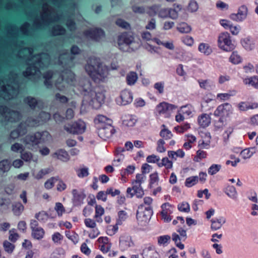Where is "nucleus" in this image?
Returning a JSON list of instances; mask_svg holds the SVG:
<instances>
[{
  "mask_svg": "<svg viewBox=\"0 0 258 258\" xmlns=\"http://www.w3.org/2000/svg\"><path fill=\"white\" fill-rule=\"evenodd\" d=\"M171 237L168 235L160 236L158 237V243L160 245H165L169 243Z\"/></svg>",
  "mask_w": 258,
  "mask_h": 258,
  "instance_id": "obj_53",
  "label": "nucleus"
},
{
  "mask_svg": "<svg viewBox=\"0 0 258 258\" xmlns=\"http://www.w3.org/2000/svg\"><path fill=\"white\" fill-rule=\"evenodd\" d=\"M217 119H215L214 121V126L216 128L219 129L224 125L226 119L222 118L220 117H216Z\"/></svg>",
  "mask_w": 258,
  "mask_h": 258,
  "instance_id": "obj_59",
  "label": "nucleus"
},
{
  "mask_svg": "<svg viewBox=\"0 0 258 258\" xmlns=\"http://www.w3.org/2000/svg\"><path fill=\"white\" fill-rule=\"evenodd\" d=\"M105 98V95L103 93H95V97L93 98L91 101L93 105L94 104L93 107L96 109L100 107L101 104L104 103Z\"/></svg>",
  "mask_w": 258,
  "mask_h": 258,
  "instance_id": "obj_18",
  "label": "nucleus"
},
{
  "mask_svg": "<svg viewBox=\"0 0 258 258\" xmlns=\"http://www.w3.org/2000/svg\"><path fill=\"white\" fill-rule=\"evenodd\" d=\"M210 116L206 113H202L198 118V122L201 127L205 128L211 123Z\"/></svg>",
  "mask_w": 258,
  "mask_h": 258,
  "instance_id": "obj_19",
  "label": "nucleus"
},
{
  "mask_svg": "<svg viewBox=\"0 0 258 258\" xmlns=\"http://www.w3.org/2000/svg\"><path fill=\"white\" fill-rule=\"evenodd\" d=\"M225 193L229 197L233 199H235L237 197V192L233 186H228L226 188Z\"/></svg>",
  "mask_w": 258,
  "mask_h": 258,
  "instance_id": "obj_43",
  "label": "nucleus"
},
{
  "mask_svg": "<svg viewBox=\"0 0 258 258\" xmlns=\"http://www.w3.org/2000/svg\"><path fill=\"white\" fill-rule=\"evenodd\" d=\"M127 218V215L126 212L123 210L119 211L118 212V219H117L116 223L119 225L122 224L123 221H124Z\"/></svg>",
  "mask_w": 258,
  "mask_h": 258,
  "instance_id": "obj_57",
  "label": "nucleus"
},
{
  "mask_svg": "<svg viewBox=\"0 0 258 258\" xmlns=\"http://www.w3.org/2000/svg\"><path fill=\"white\" fill-rule=\"evenodd\" d=\"M118 41L119 45L123 43L128 45L132 42L133 38L128 36L127 33H124L118 37Z\"/></svg>",
  "mask_w": 258,
  "mask_h": 258,
  "instance_id": "obj_28",
  "label": "nucleus"
},
{
  "mask_svg": "<svg viewBox=\"0 0 258 258\" xmlns=\"http://www.w3.org/2000/svg\"><path fill=\"white\" fill-rule=\"evenodd\" d=\"M35 218L41 223H45L49 219V215L48 213L44 211H41L37 213L35 215Z\"/></svg>",
  "mask_w": 258,
  "mask_h": 258,
  "instance_id": "obj_34",
  "label": "nucleus"
},
{
  "mask_svg": "<svg viewBox=\"0 0 258 258\" xmlns=\"http://www.w3.org/2000/svg\"><path fill=\"white\" fill-rule=\"evenodd\" d=\"M49 136L50 134L47 131L29 133L25 137L24 141L26 145H38L44 143Z\"/></svg>",
  "mask_w": 258,
  "mask_h": 258,
  "instance_id": "obj_3",
  "label": "nucleus"
},
{
  "mask_svg": "<svg viewBox=\"0 0 258 258\" xmlns=\"http://www.w3.org/2000/svg\"><path fill=\"white\" fill-rule=\"evenodd\" d=\"M19 235L15 229L9 231V239L12 242H15L18 239Z\"/></svg>",
  "mask_w": 258,
  "mask_h": 258,
  "instance_id": "obj_58",
  "label": "nucleus"
},
{
  "mask_svg": "<svg viewBox=\"0 0 258 258\" xmlns=\"http://www.w3.org/2000/svg\"><path fill=\"white\" fill-rule=\"evenodd\" d=\"M243 83L246 85H249L253 88L258 89V76H254L245 78Z\"/></svg>",
  "mask_w": 258,
  "mask_h": 258,
  "instance_id": "obj_29",
  "label": "nucleus"
},
{
  "mask_svg": "<svg viewBox=\"0 0 258 258\" xmlns=\"http://www.w3.org/2000/svg\"><path fill=\"white\" fill-rule=\"evenodd\" d=\"M247 12V7L245 5H242L239 8L237 14L233 13L230 15V18L236 22H241L246 19Z\"/></svg>",
  "mask_w": 258,
  "mask_h": 258,
  "instance_id": "obj_12",
  "label": "nucleus"
},
{
  "mask_svg": "<svg viewBox=\"0 0 258 258\" xmlns=\"http://www.w3.org/2000/svg\"><path fill=\"white\" fill-rule=\"evenodd\" d=\"M159 5H154L152 6L147 7V13L150 16H154L158 13L159 10Z\"/></svg>",
  "mask_w": 258,
  "mask_h": 258,
  "instance_id": "obj_45",
  "label": "nucleus"
},
{
  "mask_svg": "<svg viewBox=\"0 0 258 258\" xmlns=\"http://www.w3.org/2000/svg\"><path fill=\"white\" fill-rule=\"evenodd\" d=\"M63 238V236L58 232L54 233L52 235V240L55 243L60 244Z\"/></svg>",
  "mask_w": 258,
  "mask_h": 258,
  "instance_id": "obj_64",
  "label": "nucleus"
},
{
  "mask_svg": "<svg viewBox=\"0 0 258 258\" xmlns=\"http://www.w3.org/2000/svg\"><path fill=\"white\" fill-rule=\"evenodd\" d=\"M59 177L58 176L56 177H52L47 180L44 183V187L47 189H50L52 188L54 185V183L58 180Z\"/></svg>",
  "mask_w": 258,
  "mask_h": 258,
  "instance_id": "obj_46",
  "label": "nucleus"
},
{
  "mask_svg": "<svg viewBox=\"0 0 258 258\" xmlns=\"http://www.w3.org/2000/svg\"><path fill=\"white\" fill-rule=\"evenodd\" d=\"M65 234L66 237L71 240L75 244L79 241V235L74 231L70 230L66 231Z\"/></svg>",
  "mask_w": 258,
  "mask_h": 258,
  "instance_id": "obj_38",
  "label": "nucleus"
},
{
  "mask_svg": "<svg viewBox=\"0 0 258 258\" xmlns=\"http://www.w3.org/2000/svg\"><path fill=\"white\" fill-rule=\"evenodd\" d=\"M85 69L88 75L95 83L104 81L108 72L106 68H103L100 59L95 56H90L87 61Z\"/></svg>",
  "mask_w": 258,
  "mask_h": 258,
  "instance_id": "obj_1",
  "label": "nucleus"
},
{
  "mask_svg": "<svg viewBox=\"0 0 258 258\" xmlns=\"http://www.w3.org/2000/svg\"><path fill=\"white\" fill-rule=\"evenodd\" d=\"M145 176L142 174H137L136 176V179L132 182V185H141L144 182Z\"/></svg>",
  "mask_w": 258,
  "mask_h": 258,
  "instance_id": "obj_61",
  "label": "nucleus"
},
{
  "mask_svg": "<svg viewBox=\"0 0 258 258\" xmlns=\"http://www.w3.org/2000/svg\"><path fill=\"white\" fill-rule=\"evenodd\" d=\"M117 223L114 225H109L106 227V233L107 235L112 236L118 231V225Z\"/></svg>",
  "mask_w": 258,
  "mask_h": 258,
  "instance_id": "obj_54",
  "label": "nucleus"
},
{
  "mask_svg": "<svg viewBox=\"0 0 258 258\" xmlns=\"http://www.w3.org/2000/svg\"><path fill=\"white\" fill-rule=\"evenodd\" d=\"M229 61L233 64H238L241 61V58L237 51H233L229 57Z\"/></svg>",
  "mask_w": 258,
  "mask_h": 258,
  "instance_id": "obj_47",
  "label": "nucleus"
},
{
  "mask_svg": "<svg viewBox=\"0 0 258 258\" xmlns=\"http://www.w3.org/2000/svg\"><path fill=\"white\" fill-rule=\"evenodd\" d=\"M16 129L18 131L21 136L25 135L27 132V125L25 122H20Z\"/></svg>",
  "mask_w": 258,
  "mask_h": 258,
  "instance_id": "obj_51",
  "label": "nucleus"
},
{
  "mask_svg": "<svg viewBox=\"0 0 258 258\" xmlns=\"http://www.w3.org/2000/svg\"><path fill=\"white\" fill-rule=\"evenodd\" d=\"M241 43L242 46L246 50H251L253 47V44L250 39L248 37L242 39L241 40Z\"/></svg>",
  "mask_w": 258,
  "mask_h": 258,
  "instance_id": "obj_44",
  "label": "nucleus"
},
{
  "mask_svg": "<svg viewBox=\"0 0 258 258\" xmlns=\"http://www.w3.org/2000/svg\"><path fill=\"white\" fill-rule=\"evenodd\" d=\"M172 240L174 242L175 245L180 249H183L184 248L183 244L180 242V238L179 236L176 233H173L172 235Z\"/></svg>",
  "mask_w": 258,
  "mask_h": 258,
  "instance_id": "obj_49",
  "label": "nucleus"
},
{
  "mask_svg": "<svg viewBox=\"0 0 258 258\" xmlns=\"http://www.w3.org/2000/svg\"><path fill=\"white\" fill-rule=\"evenodd\" d=\"M158 166L160 167L164 166L167 169H171L173 166V162L167 157H164L162 158L161 162L158 163Z\"/></svg>",
  "mask_w": 258,
  "mask_h": 258,
  "instance_id": "obj_40",
  "label": "nucleus"
},
{
  "mask_svg": "<svg viewBox=\"0 0 258 258\" xmlns=\"http://www.w3.org/2000/svg\"><path fill=\"white\" fill-rule=\"evenodd\" d=\"M135 170V166L134 165H128L126 168L121 170V175L122 178H125L126 176L132 174L134 173Z\"/></svg>",
  "mask_w": 258,
  "mask_h": 258,
  "instance_id": "obj_39",
  "label": "nucleus"
},
{
  "mask_svg": "<svg viewBox=\"0 0 258 258\" xmlns=\"http://www.w3.org/2000/svg\"><path fill=\"white\" fill-rule=\"evenodd\" d=\"M207 156V153L206 151L199 150L197 152V155L194 157V160L195 162H199L203 159L206 158Z\"/></svg>",
  "mask_w": 258,
  "mask_h": 258,
  "instance_id": "obj_55",
  "label": "nucleus"
},
{
  "mask_svg": "<svg viewBox=\"0 0 258 258\" xmlns=\"http://www.w3.org/2000/svg\"><path fill=\"white\" fill-rule=\"evenodd\" d=\"M133 99L132 93L127 90H124L121 92L120 97L117 99V101L122 105H125L131 103Z\"/></svg>",
  "mask_w": 258,
  "mask_h": 258,
  "instance_id": "obj_15",
  "label": "nucleus"
},
{
  "mask_svg": "<svg viewBox=\"0 0 258 258\" xmlns=\"http://www.w3.org/2000/svg\"><path fill=\"white\" fill-rule=\"evenodd\" d=\"M176 108L175 105L162 102L156 106V110L159 114H163L165 117H169L172 111Z\"/></svg>",
  "mask_w": 258,
  "mask_h": 258,
  "instance_id": "obj_10",
  "label": "nucleus"
},
{
  "mask_svg": "<svg viewBox=\"0 0 258 258\" xmlns=\"http://www.w3.org/2000/svg\"><path fill=\"white\" fill-rule=\"evenodd\" d=\"M155 253L154 246L149 244L143 249L142 255L143 258H153Z\"/></svg>",
  "mask_w": 258,
  "mask_h": 258,
  "instance_id": "obj_23",
  "label": "nucleus"
},
{
  "mask_svg": "<svg viewBox=\"0 0 258 258\" xmlns=\"http://www.w3.org/2000/svg\"><path fill=\"white\" fill-rule=\"evenodd\" d=\"M53 72L52 70H48L43 73L42 78L44 79V85L47 88H50L52 86V79Z\"/></svg>",
  "mask_w": 258,
  "mask_h": 258,
  "instance_id": "obj_21",
  "label": "nucleus"
},
{
  "mask_svg": "<svg viewBox=\"0 0 258 258\" xmlns=\"http://www.w3.org/2000/svg\"><path fill=\"white\" fill-rule=\"evenodd\" d=\"M30 226L32 231L31 235L33 238L37 240H40L44 237L45 231L42 227L39 226V223L36 220H31Z\"/></svg>",
  "mask_w": 258,
  "mask_h": 258,
  "instance_id": "obj_9",
  "label": "nucleus"
},
{
  "mask_svg": "<svg viewBox=\"0 0 258 258\" xmlns=\"http://www.w3.org/2000/svg\"><path fill=\"white\" fill-rule=\"evenodd\" d=\"M34 71L35 72H40L39 68L35 66L34 63H31L26 68V70L22 73L23 76L25 78H29V77L33 76L35 74L32 72Z\"/></svg>",
  "mask_w": 258,
  "mask_h": 258,
  "instance_id": "obj_25",
  "label": "nucleus"
},
{
  "mask_svg": "<svg viewBox=\"0 0 258 258\" xmlns=\"http://www.w3.org/2000/svg\"><path fill=\"white\" fill-rule=\"evenodd\" d=\"M137 120V117L135 115L127 114L122 118V124L124 126L132 127L135 125Z\"/></svg>",
  "mask_w": 258,
  "mask_h": 258,
  "instance_id": "obj_22",
  "label": "nucleus"
},
{
  "mask_svg": "<svg viewBox=\"0 0 258 258\" xmlns=\"http://www.w3.org/2000/svg\"><path fill=\"white\" fill-rule=\"evenodd\" d=\"M115 24L122 28L126 30L131 29V25L130 23L121 18H118L115 21Z\"/></svg>",
  "mask_w": 258,
  "mask_h": 258,
  "instance_id": "obj_50",
  "label": "nucleus"
},
{
  "mask_svg": "<svg viewBox=\"0 0 258 258\" xmlns=\"http://www.w3.org/2000/svg\"><path fill=\"white\" fill-rule=\"evenodd\" d=\"M161 211L160 214L161 219L165 222H169L172 220L171 214L172 213L173 206L168 203H165L161 206Z\"/></svg>",
  "mask_w": 258,
  "mask_h": 258,
  "instance_id": "obj_11",
  "label": "nucleus"
},
{
  "mask_svg": "<svg viewBox=\"0 0 258 258\" xmlns=\"http://www.w3.org/2000/svg\"><path fill=\"white\" fill-rule=\"evenodd\" d=\"M181 40L183 43L188 46H192L194 44V38L190 36L186 35L181 37Z\"/></svg>",
  "mask_w": 258,
  "mask_h": 258,
  "instance_id": "obj_56",
  "label": "nucleus"
},
{
  "mask_svg": "<svg viewBox=\"0 0 258 258\" xmlns=\"http://www.w3.org/2000/svg\"><path fill=\"white\" fill-rule=\"evenodd\" d=\"M232 105L229 103H224L219 105L214 112L215 117H220L227 120L232 113Z\"/></svg>",
  "mask_w": 258,
  "mask_h": 258,
  "instance_id": "obj_7",
  "label": "nucleus"
},
{
  "mask_svg": "<svg viewBox=\"0 0 258 258\" xmlns=\"http://www.w3.org/2000/svg\"><path fill=\"white\" fill-rule=\"evenodd\" d=\"M24 102L27 104L31 109L36 108L38 104L37 100L32 96H27L24 99Z\"/></svg>",
  "mask_w": 258,
  "mask_h": 258,
  "instance_id": "obj_36",
  "label": "nucleus"
},
{
  "mask_svg": "<svg viewBox=\"0 0 258 258\" xmlns=\"http://www.w3.org/2000/svg\"><path fill=\"white\" fill-rule=\"evenodd\" d=\"M218 44L220 49L225 51H231L235 48V45L232 42L231 37L228 32H223L219 35Z\"/></svg>",
  "mask_w": 258,
  "mask_h": 258,
  "instance_id": "obj_4",
  "label": "nucleus"
},
{
  "mask_svg": "<svg viewBox=\"0 0 258 258\" xmlns=\"http://www.w3.org/2000/svg\"><path fill=\"white\" fill-rule=\"evenodd\" d=\"M255 152V147H251L242 150L240 152V155L244 159H248Z\"/></svg>",
  "mask_w": 258,
  "mask_h": 258,
  "instance_id": "obj_30",
  "label": "nucleus"
},
{
  "mask_svg": "<svg viewBox=\"0 0 258 258\" xmlns=\"http://www.w3.org/2000/svg\"><path fill=\"white\" fill-rule=\"evenodd\" d=\"M94 122L98 130V134L100 138L106 141L110 139L115 133L112 125V119L106 116L99 114L94 119Z\"/></svg>",
  "mask_w": 258,
  "mask_h": 258,
  "instance_id": "obj_2",
  "label": "nucleus"
},
{
  "mask_svg": "<svg viewBox=\"0 0 258 258\" xmlns=\"http://www.w3.org/2000/svg\"><path fill=\"white\" fill-rule=\"evenodd\" d=\"M53 158L61 160L63 162H67L70 160V156L67 151L63 149L56 151L52 154Z\"/></svg>",
  "mask_w": 258,
  "mask_h": 258,
  "instance_id": "obj_20",
  "label": "nucleus"
},
{
  "mask_svg": "<svg viewBox=\"0 0 258 258\" xmlns=\"http://www.w3.org/2000/svg\"><path fill=\"white\" fill-rule=\"evenodd\" d=\"M51 32L53 36L64 35L66 33V30L62 26L57 25L52 28Z\"/></svg>",
  "mask_w": 258,
  "mask_h": 258,
  "instance_id": "obj_37",
  "label": "nucleus"
},
{
  "mask_svg": "<svg viewBox=\"0 0 258 258\" xmlns=\"http://www.w3.org/2000/svg\"><path fill=\"white\" fill-rule=\"evenodd\" d=\"M152 207H145L144 205H141L137 212V218L139 221L147 222L153 215Z\"/></svg>",
  "mask_w": 258,
  "mask_h": 258,
  "instance_id": "obj_8",
  "label": "nucleus"
},
{
  "mask_svg": "<svg viewBox=\"0 0 258 258\" xmlns=\"http://www.w3.org/2000/svg\"><path fill=\"white\" fill-rule=\"evenodd\" d=\"M198 50L201 53L208 55L212 52V49L210 45L207 43H201L198 47Z\"/></svg>",
  "mask_w": 258,
  "mask_h": 258,
  "instance_id": "obj_32",
  "label": "nucleus"
},
{
  "mask_svg": "<svg viewBox=\"0 0 258 258\" xmlns=\"http://www.w3.org/2000/svg\"><path fill=\"white\" fill-rule=\"evenodd\" d=\"M10 201L6 199H2L0 200V210L5 212L9 209Z\"/></svg>",
  "mask_w": 258,
  "mask_h": 258,
  "instance_id": "obj_62",
  "label": "nucleus"
},
{
  "mask_svg": "<svg viewBox=\"0 0 258 258\" xmlns=\"http://www.w3.org/2000/svg\"><path fill=\"white\" fill-rule=\"evenodd\" d=\"M63 128L70 134H82L86 130V124L84 121L79 119L73 122L65 124Z\"/></svg>",
  "mask_w": 258,
  "mask_h": 258,
  "instance_id": "obj_5",
  "label": "nucleus"
},
{
  "mask_svg": "<svg viewBox=\"0 0 258 258\" xmlns=\"http://www.w3.org/2000/svg\"><path fill=\"white\" fill-rule=\"evenodd\" d=\"M199 180L198 176H193L187 178L185 179L184 184L187 187H190L196 184Z\"/></svg>",
  "mask_w": 258,
  "mask_h": 258,
  "instance_id": "obj_42",
  "label": "nucleus"
},
{
  "mask_svg": "<svg viewBox=\"0 0 258 258\" xmlns=\"http://www.w3.org/2000/svg\"><path fill=\"white\" fill-rule=\"evenodd\" d=\"M190 127V124L186 122L180 126L174 127L175 130L179 133H183Z\"/></svg>",
  "mask_w": 258,
  "mask_h": 258,
  "instance_id": "obj_60",
  "label": "nucleus"
},
{
  "mask_svg": "<svg viewBox=\"0 0 258 258\" xmlns=\"http://www.w3.org/2000/svg\"><path fill=\"white\" fill-rule=\"evenodd\" d=\"M211 222V228L212 230L215 231L219 229L226 222V219L224 217H220L218 219H212Z\"/></svg>",
  "mask_w": 258,
  "mask_h": 258,
  "instance_id": "obj_24",
  "label": "nucleus"
},
{
  "mask_svg": "<svg viewBox=\"0 0 258 258\" xmlns=\"http://www.w3.org/2000/svg\"><path fill=\"white\" fill-rule=\"evenodd\" d=\"M85 36L95 42H100L105 37V31L101 28L95 27L85 30L83 32Z\"/></svg>",
  "mask_w": 258,
  "mask_h": 258,
  "instance_id": "obj_6",
  "label": "nucleus"
},
{
  "mask_svg": "<svg viewBox=\"0 0 258 258\" xmlns=\"http://www.w3.org/2000/svg\"><path fill=\"white\" fill-rule=\"evenodd\" d=\"M135 195L138 198H142L144 195V191L141 185H132Z\"/></svg>",
  "mask_w": 258,
  "mask_h": 258,
  "instance_id": "obj_52",
  "label": "nucleus"
},
{
  "mask_svg": "<svg viewBox=\"0 0 258 258\" xmlns=\"http://www.w3.org/2000/svg\"><path fill=\"white\" fill-rule=\"evenodd\" d=\"M12 210L15 216H19L24 211V206L21 203L16 202L12 204Z\"/></svg>",
  "mask_w": 258,
  "mask_h": 258,
  "instance_id": "obj_26",
  "label": "nucleus"
},
{
  "mask_svg": "<svg viewBox=\"0 0 258 258\" xmlns=\"http://www.w3.org/2000/svg\"><path fill=\"white\" fill-rule=\"evenodd\" d=\"M77 174L79 177L83 178L89 175V169L87 167H84L77 170Z\"/></svg>",
  "mask_w": 258,
  "mask_h": 258,
  "instance_id": "obj_63",
  "label": "nucleus"
},
{
  "mask_svg": "<svg viewBox=\"0 0 258 258\" xmlns=\"http://www.w3.org/2000/svg\"><path fill=\"white\" fill-rule=\"evenodd\" d=\"M119 245L120 249L122 251H124L127 250L128 248L133 246L134 243L131 236L124 234L122 235L119 238Z\"/></svg>",
  "mask_w": 258,
  "mask_h": 258,
  "instance_id": "obj_13",
  "label": "nucleus"
},
{
  "mask_svg": "<svg viewBox=\"0 0 258 258\" xmlns=\"http://www.w3.org/2000/svg\"><path fill=\"white\" fill-rule=\"evenodd\" d=\"M177 30L181 33H188L191 31L190 26L185 22H181L178 24L177 26Z\"/></svg>",
  "mask_w": 258,
  "mask_h": 258,
  "instance_id": "obj_35",
  "label": "nucleus"
},
{
  "mask_svg": "<svg viewBox=\"0 0 258 258\" xmlns=\"http://www.w3.org/2000/svg\"><path fill=\"white\" fill-rule=\"evenodd\" d=\"M162 130L160 133V135L165 140L170 139L172 136V134L170 131L166 128L164 124L162 125Z\"/></svg>",
  "mask_w": 258,
  "mask_h": 258,
  "instance_id": "obj_41",
  "label": "nucleus"
},
{
  "mask_svg": "<svg viewBox=\"0 0 258 258\" xmlns=\"http://www.w3.org/2000/svg\"><path fill=\"white\" fill-rule=\"evenodd\" d=\"M158 16L161 18H167L169 15H172V16H170L172 19H175L177 17V13L174 10L172 9H170L168 10L167 9H161V7H159V10L158 11Z\"/></svg>",
  "mask_w": 258,
  "mask_h": 258,
  "instance_id": "obj_17",
  "label": "nucleus"
},
{
  "mask_svg": "<svg viewBox=\"0 0 258 258\" xmlns=\"http://www.w3.org/2000/svg\"><path fill=\"white\" fill-rule=\"evenodd\" d=\"M11 162L8 159L3 160L0 161V174L8 172L11 168Z\"/></svg>",
  "mask_w": 258,
  "mask_h": 258,
  "instance_id": "obj_31",
  "label": "nucleus"
},
{
  "mask_svg": "<svg viewBox=\"0 0 258 258\" xmlns=\"http://www.w3.org/2000/svg\"><path fill=\"white\" fill-rule=\"evenodd\" d=\"M3 247L6 252L11 254L13 252L15 246L10 242L5 240L3 242Z\"/></svg>",
  "mask_w": 258,
  "mask_h": 258,
  "instance_id": "obj_48",
  "label": "nucleus"
},
{
  "mask_svg": "<svg viewBox=\"0 0 258 258\" xmlns=\"http://www.w3.org/2000/svg\"><path fill=\"white\" fill-rule=\"evenodd\" d=\"M72 192L73 195L72 202L74 205L75 206L81 205L86 198V195L84 191H79L76 189H74Z\"/></svg>",
  "mask_w": 258,
  "mask_h": 258,
  "instance_id": "obj_16",
  "label": "nucleus"
},
{
  "mask_svg": "<svg viewBox=\"0 0 258 258\" xmlns=\"http://www.w3.org/2000/svg\"><path fill=\"white\" fill-rule=\"evenodd\" d=\"M138 75L135 72H130L126 77V80L127 85L130 86L133 85L135 84L138 80Z\"/></svg>",
  "mask_w": 258,
  "mask_h": 258,
  "instance_id": "obj_33",
  "label": "nucleus"
},
{
  "mask_svg": "<svg viewBox=\"0 0 258 258\" xmlns=\"http://www.w3.org/2000/svg\"><path fill=\"white\" fill-rule=\"evenodd\" d=\"M104 214V209L101 206L96 205L95 206V214L94 218L96 219V222L101 223L102 219L101 216Z\"/></svg>",
  "mask_w": 258,
  "mask_h": 258,
  "instance_id": "obj_27",
  "label": "nucleus"
},
{
  "mask_svg": "<svg viewBox=\"0 0 258 258\" xmlns=\"http://www.w3.org/2000/svg\"><path fill=\"white\" fill-rule=\"evenodd\" d=\"M97 241L99 243V249L102 252L107 253L110 250L112 243L110 239L107 237H100L98 238Z\"/></svg>",
  "mask_w": 258,
  "mask_h": 258,
  "instance_id": "obj_14",
  "label": "nucleus"
}]
</instances>
